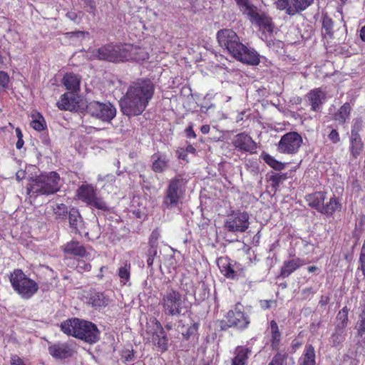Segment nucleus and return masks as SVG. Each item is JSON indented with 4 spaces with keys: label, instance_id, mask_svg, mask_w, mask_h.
Listing matches in <instances>:
<instances>
[{
    "label": "nucleus",
    "instance_id": "5",
    "mask_svg": "<svg viewBox=\"0 0 365 365\" xmlns=\"http://www.w3.org/2000/svg\"><path fill=\"white\" fill-rule=\"evenodd\" d=\"M185 298L181 293L172 287H168L160 293L159 305L164 314L170 317H178L184 309Z\"/></svg>",
    "mask_w": 365,
    "mask_h": 365
},
{
    "label": "nucleus",
    "instance_id": "27",
    "mask_svg": "<svg viewBox=\"0 0 365 365\" xmlns=\"http://www.w3.org/2000/svg\"><path fill=\"white\" fill-rule=\"evenodd\" d=\"M306 200L310 207L322 212L325 200V193L323 192H316L308 195L306 197Z\"/></svg>",
    "mask_w": 365,
    "mask_h": 365
},
{
    "label": "nucleus",
    "instance_id": "25",
    "mask_svg": "<svg viewBox=\"0 0 365 365\" xmlns=\"http://www.w3.org/2000/svg\"><path fill=\"white\" fill-rule=\"evenodd\" d=\"M298 365H316V354L312 344H307L301 356L298 359Z\"/></svg>",
    "mask_w": 365,
    "mask_h": 365
},
{
    "label": "nucleus",
    "instance_id": "31",
    "mask_svg": "<svg viewBox=\"0 0 365 365\" xmlns=\"http://www.w3.org/2000/svg\"><path fill=\"white\" fill-rule=\"evenodd\" d=\"M314 0H292L288 9L287 14L293 16L309 6Z\"/></svg>",
    "mask_w": 365,
    "mask_h": 365
},
{
    "label": "nucleus",
    "instance_id": "3",
    "mask_svg": "<svg viewBox=\"0 0 365 365\" xmlns=\"http://www.w3.org/2000/svg\"><path fill=\"white\" fill-rule=\"evenodd\" d=\"M99 60L111 62L125 61H143L148 58V53L145 49L131 44H108L101 46L93 53Z\"/></svg>",
    "mask_w": 365,
    "mask_h": 365
},
{
    "label": "nucleus",
    "instance_id": "44",
    "mask_svg": "<svg viewBox=\"0 0 365 365\" xmlns=\"http://www.w3.org/2000/svg\"><path fill=\"white\" fill-rule=\"evenodd\" d=\"M45 121L41 115H38V118L34 119L31 122V126L36 130L41 131L44 129Z\"/></svg>",
    "mask_w": 365,
    "mask_h": 365
},
{
    "label": "nucleus",
    "instance_id": "17",
    "mask_svg": "<svg viewBox=\"0 0 365 365\" xmlns=\"http://www.w3.org/2000/svg\"><path fill=\"white\" fill-rule=\"evenodd\" d=\"M48 350L50 355L56 359H66L73 354L72 346L68 343L51 344L48 346Z\"/></svg>",
    "mask_w": 365,
    "mask_h": 365
},
{
    "label": "nucleus",
    "instance_id": "58",
    "mask_svg": "<svg viewBox=\"0 0 365 365\" xmlns=\"http://www.w3.org/2000/svg\"><path fill=\"white\" fill-rule=\"evenodd\" d=\"M270 329H271L272 333H279V332L278 325L276 323V322L274 320L271 321V322H270Z\"/></svg>",
    "mask_w": 365,
    "mask_h": 365
},
{
    "label": "nucleus",
    "instance_id": "55",
    "mask_svg": "<svg viewBox=\"0 0 365 365\" xmlns=\"http://www.w3.org/2000/svg\"><path fill=\"white\" fill-rule=\"evenodd\" d=\"M177 155L179 159L187 161V151L183 148H180L177 150Z\"/></svg>",
    "mask_w": 365,
    "mask_h": 365
},
{
    "label": "nucleus",
    "instance_id": "20",
    "mask_svg": "<svg viewBox=\"0 0 365 365\" xmlns=\"http://www.w3.org/2000/svg\"><path fill=\"white\" fill-rule=\"evenodd\" d=\"M79 96L73 92L63 94L57 102V106L61 110H72L76 108Z\"/></svg>",
    "mask_w": 365,
    "mask_h": 365
},
{
    "label": "nucleus",
    "instance_id": "42",
    "mask_svg": "<svg viewBox=\"0 0 365 365\" xmlns=\"http://www.w3.org/2000/svg\"><path fill=\"white\" fill-rule=\"evenodd\" d=\"M356 334L359 337H362L365 333V310H363L359 316V319L355 325Z\"/></svg>",
    "mask_w": 365,
    "mask_h": 365
},
{
    "label": "nucleus",
    "instance_id": "32",
    "mask_svg": "<svg viewBox=\"0 0 365 365\" xmlns=\"http://www.w3.org/2000/svg\"><path fill=\"white\" fill-rule=\"evenodd\" d=\"M88 302L93 307H102L108 304L109 299L102 292H93L90 294Z\"/></svg>",
    "mask_w": 365,
    "mask_h": 365
},
{
    "label": "nucleus",
    "instance_id": "15",
    "mask_svg": "<svg viewBox=\"0 0 365 365\" xmlns=\"http://www.w3.org/2000/svg\"><path fill=\"white\" fill-rule=\"evenodd\" d=\"M77 338L93 344L99 339V331L94 324L88 321L81 320Z\"/></svg>",
    "mask_w": 365,
    "mask_h": 365
},
{
    "label": "nucleus",
    "instance_id": "9",
    "mask_svg": "<svg viewBox=\"0 0 365 365\" xmlns=\"http://www.w3.org/2000/svg\"><path fill=\"white\" fill-rule=\"evenodd\" d=\"M86 112L104 123H110L115 117L116 108L110 102L93 101L86 106Z\"/></svg>",
    "mask_w": 365,
    "mask_h": 365
},
{
    "label": "nucleus",
    "instance_id": "54",
    "mask_svg": "<svg viewBox=\"0 0 365 365\" xmlns=\"http://www.w3.org/2000/svg\"><path fill=\"white\" fill-rule=\"evenodd\" d=\"M186 135L188 138H195L196 134L193 130L192 125L190 124L186 129H185Z\"/></svg>",
    "mask_w": 365,
    "mask_h": 365
},
{
    "label": "nucleus",
    "instance_id": "47",
    "mask_svg": "<svg viewBox=\"0 0 365 365\" xmlns=\"http://www.w3.org/2000/svg\"><path fill=\"white\" fill-rule=\"evenodd\" d=\"M286 360V356L279 353L274 356L268 365H284Z\"/></svg>",
    "mask_w": 365,
    "mask_h": 365
},
{
    "label": "nucleus",
    "instance_id": "52",
    "mask_svg": "<svg viewBox=\"0 0 365 365\" xmlns=\"http://www.w3.org/2000/svg\"><path fill=\"white\" fill-rule=\"evenodd\" d=\"M85 5L89 13L94 14L96 10V4L94 0H85Z\"/></svg>",
    "mask_w": 365,
    "mask_h": 365
},
{
    "label": "nucleus",
    "instance_id": "33",
    "mask_svg": "<svg viewBox=\"0 0 365 365\" xmlns=\"http://www.w3.org/2000/svg\"><path fill=\"white\" fill-rule=\"evenodd\" d=\"M235 356L232 359V365H245L250 350L244 346H237L235 349Z\"/></svg>",
    "mask_w": 365,
    "mask_h": 365
},
{
    "label": "nucleus",
    "instance_id": "19",
    "mask_svg": "<svg viewBox=\"0 0 365 365\" xmlns=\"http://www.w3.org/2000/svg\"><path fill=\"white\" fill-rule=\"evenodd\" d=\"M311 108L313 111H318L326 101V92L322 88L311 90L306 95Z\"/></svg>",
    "mask_w": 365,
    "mask_h": 365
},
{
    "label": "nucleus",
    "instance_id": "49",
    "mask_svg": "<svg viewBox=\"0 0 365 365\" xmlns=\"http://www.w3.org/2000/svg\"><path fill=\"white\" fill-rule=\"evenodd\" d=\"M91 266L89 263L86 262L85 261L80 260L78 262L77 269L78 272H88L90 271Z\"/></svg>",
    "mask_w": 365,
    "mask_h": 365
},
{
    "label": "nucleus",
    "instance_id": "38",
    "mask_svg": "<svg viewBox=\"0 0 365 365\" xmlns=\"http://www.w3.org/2000/svg\"><path fill=\"white\" fill-rule=\"evenodd\" d=\"M68 220L70 227L76 231H78V225L81 223V217L78 210L76 208H71L68 212Z\"/></svg>",
    "mask_w": 365,
    "mask_h": 365
},
{
    "label": "nucleus",
    "instance_id": "46",
    "mask_svg": "<svg viewBox=\"0 0 365 365\" xmlns=\"http://www.w3.org/2000/svg\"><path fill=\"white\" fill-rule=\"evenodd\" d=\"M291 2L292 0H273V4L275 5L276 8L279 10L285 11L286 14H287Z\"/></svg>",
    "mask_w": 365,
    "mask_h": 365
},
{
    "label": "nucleus",
    "instance_id": "62",
    "mask_svg": "<svg viewBox=\"0 0 365 365\" xmlns=\"http://www.w3.org/2000/svg\"><path fill=\"white\" fill-rule=\"evenodd\" d=\"M185 150L187 151V153H192V154H195L196 152L195 148L191 145H187L186 149H185Z\"/></svg>",
    "mask_w": 365,
    "mask_h": 365
},
{
    "label": "nucleus",
    "instance_id": "4",
    "mask_svg": "<svg viewBox=\"0 0 365 365\" xmlns=\"http://www.w3.org/2000/svg\"><path fill=\"white\" fill-rule=\"evenodd\" d=\"M61 178L56 172L41 174L32 179L27 188L28 192L37 195H51L59 190Z\"/></svg>",
    "mask_w": 365,
    "mask_h": 365
},
{
    "label": "nucleus",
    "instance_id": "34",
    "mask_svg": "<svg viewBox=\"0 0 365 365\" xmlns=\"http://www.w3.org/2000/svg\"><path fill=\"white\" fill-rule=\"evenodd\" d=\"M349 309L347 307H344L338 313L336 317L335 327L336 329L346 330L348 325Z\"/></svg>",
    "mask_w": 365,
    "mask_h": 365
},
{
    "label": "nucleus",
    "instance_id": "64",
    "mask_svg": "<svg viewBox=\"0 0 365 365\" xmlns=\"http://www.w3.org/2000/svg\"><path fill=\"white\" fill-rule=\"evenodd\" d=\"M360 37L363 41H365V25L360 30Z\"/></svg>",
    "mask_w": 365,
    "mask_h": 365
},
{
    "label": "nucleus",
    "instance_id": "36",
    "mask_svg": "<svg viewBox=\"0 0 365 365\" xmlns=\"http://www.w3.org/2000/svg\"><path fill=\"white\" fill-rule=\"evenodd\" d=\"M346 331L334 328V331L330 336L329 342L334 347L339 346L346 339Z\"/></svg>",
    "mask_w": 365,
    "mask_h": 365
},
{
    "label": "nucleus",
    "instance_id": "59",
    "mask_svg": "<svg viewBox=\"0 0 365 365\" xmlns=\"http://www.w3.org/2000/svg\"><path fill=\"white\" fill-rule=\"evenodd\" d=\"M66 16L69 19H71V20H72L73 21H76L77 19H78L77 14L75 11H68V12H67Z\"/></svg>",
    "mask_w": 365,
    "mask_h": 365
},
{
    "label": "nucleus",
    "instance_id": "14",
    "mask_svg": "<svg viewBox=\"0 0 365 365\" xmlns=\"http://www.w3.org/2000/svg\"><path fill=\"white\" fill-rule=\"evenodd\" d=\"M247 19L250 22L257 26L263 34H271L273 31V24L272 19L263 12H259L257 8L252 11Z\"/></svg>",
    "mask_w": 365,
    "mask_h": 365
},
{
    "label": "nucleus",
    "instance_id": "37",
    "mask_svg": "<svg viewBox=\"0 0 365 365\" xmlns=\"http://www.w3.org/2000/svg\"><path fill=\"white\" fill-rule=\"evenodd\" d=\"M341 204L339 200L334 197L330 199L329 202L325 205H324L322 213L327 215H332L335 211L341 209Z\"/></svg>",
    "mask_w": 365,
    "mask_h": 365
},
{
    "label": "nucleus",
    "instance_id": "2",
    "mask_svg": "<svg viewBox=\"0 0 365 365\" xmlns=\"http://www.w3.org/2000/svg\"><path fill=\"white\" fill-rule=\"evenodd\" d=\"M217 39L220 46L226 48L238 61L253 66L259 63L258 53L253 48L242 44L234 31L228 29H222L217 33Z\"/></svg>",
    "mask_w": 365,
    "mask_h": 365
},
{
    "label": "nucleus",
    "instance_id": "11",
    "mask_svg": "<svg viewBox=\"0 0 365 365\" xmlns=\"http://www.w3.org/2000/svg\"><path fill=\"white\" fill-rule=\"evenodd\" d=\"M302 142V137L298 133H287L279 141L277 150L281 153L294 155L299 151Z\"/></svg>",
    "mask_w": 365,
    "mask_h": 365
},
{
    "label": "nucleus",
    "instance_id": "35",
    "mask_svg": "<svg viewBox=\"0 0 365 365\" xmlns=\"http://www.w3.org/2000/svg\"><path fill=\"white\" fill-rule=\"evenodd\" d=\"M351 113V106L349 103H346L340 107L339 110L335 113L334 119L339 124H344L349 118Z\"/></svg>",
    "mask_w": 365,
    "mask_h": 365
},
{
    "label": "nucleus",
    "instance_id": "30",
    "mask_svg": "<svg viewBox=\"0 0 365 365\" xmlns=\"http://www.w3.org/2000/svg\"><path fill=\"white\" fill-rule=\"evenodd\" d=\"M130 263L125 260L123 262L118 269V275L120 278V283L122 285H130Z\"/></svg>",
    "mask_w": 365,
    "mask_h": 365
},
{
    "label": "nucleus",
    "instance_id": "53",
    "mask_svg": "<svg viewBox=\"0 0 365 365\" xmlns=\"http://www.w3.org/2000/svg\"><path fill=\"white\" fill-rule=\"evenodd\" d=\"M156 250H149L148 257L147 259V264L149 267H151L153 266L154 262V256L156 255Z\"/></svg>",
    "mask_w": 365,
    "mask_h": 365
},
{
    "label": "nucleus",
    "instance_id": "28",
    "mask_svg": "<svg viewBox=\"0 0 365 365\" xmlns=\"http://www.w3.org/2000/svg\"><path fill=\"white\" fill-rule=\"evenodd\" d=\"M80 82V77L72 73H66L63 78V83L66 88L74 93H77L79 91Z\"/></svg>",
    "mask_w": 365,
    "mask_h": 365
},
{
    "label": "nucleus",
    "instance_id": "60",
    "mask_svg": "<svg viewBox=\"0 0 365 365\" xmlns=\"http://www.w3.org/2000/svg\"><path fill=\"white\" fill-rule=\"evenodd\" d=\"M329 297L322 296L319 303L321 306H325L329 303Z\"/></svg>",
    "mask_w": 365,
    "mask_h": 365
},
{
    "label": "nucleus",
    "instance_id": "13",
    "mask_svg": "<svg viewBox=\"0 0 365 365\" xmlns=\"http://www.w3.org/2000/svg\"><path fill=\"white\" fill-rule=\"evenodd\" d=\"M235 149L243 153L254 154L257 152V143L246 133L237 134L232 139Z\"/></svg>",
    "mask_w": 365,
    "mask_h": 365
},
{
    "label": "nucleus",
    "instance_id": "40",
    "mask_svg": "<svg viewBox=\"0 0 365 365\" xmlns=\"http://www.w3.org/2000/svg\"><path fill=\"white\" fill-rule=\"evenodd\" d=\"M240 11L247 16L257 7L250 0H235Z\"/></svg>",
    "mask_w": 365,
    "mask_h": 365
},
{
    "label": "nucleus",
    "instance_id": "6",
    "mask_svg": "<svg viewBox=\"0 0 365 365\" xmlns=\"http://www.w3.org/2000/svg\"><path fill=\"white\" fill-rule=\"evenodd\" d=\"M9 280L14 290L22 299H31L38 290V284L28 277L21 269H14L10 274Z\"/></svg>",
    "mask_w": 365,
    "mask_h": 365
},
{
    "label": "nucleus",
    "instance_id": "45",
    "mask_svg": "<svg viewBox=\"0 0 365 365\" xmlns=\"http://www.w3.org/2000/svg\"><path fill=\"white\" fill-rule=\"evenodd\" d=\"M9 76L5 71H0V92L6 90L9 86Z\"/></svg>",
    "mask_w": 365,
    "mask_h": 365
},
{
    "label": "nucleus",
    "instance_id": "26",
    "mask_svg": "<svg viewBox=\"0 0 365 365\" xmlns=\"http://www.w3.org/2000/svg\"><path fill=\"white\" fill-rule=\"evenodd\" d=\"M98 182H102L101 188L106 192H115L117 190L116 177L113 174H108L106 175H98L97 178Z\"/></svg>",
    "mask_w": 365,
    "mask_h": 365
},
{
    "label": "nucleus",
    "instance_id": "39",
    "mask_svg": "<svg viewBox=\"0 0 365 365\" xmlns=\"http://www.w3.org/2000/svg\"><path fill=\"white\" fill-rule=\"evenodd\" d=\"M262 158L267 165L276 170L280 171L285 167L284 163L277 160L274 157L267 153H262Z\"/></svg>",
    "mask_w": 365,
    "mask_h": 365
},
{
    "label": "nucleus",
    "instance_id": "16",
    "mask_svg": "<svg viewBox=\"0 0 365 365\" xmlns=\"http://www.w3.org/2000/svg\"><path fill=\"white\" fill-rule=\"evenodd\" d=\"M228 327H233L238 329H244L250 324L248 316L242 312L238 306L230 310L226 315Z\"/></svg>",
    "mask_w": 365,
    "mask_h": 365
},
{
    "label": "nucleus",
    "instance_id": "61",
    "mask_svg": "<svg viewBox=\"0 0 365 365\" xmlns=\"http://www.w3.org/2000/svg\"><path fill=\"white\" fill-rule=\"evenodd\" d=\"M210 127L209 125H203L200 128V130L203 134H207L210 132Z\"/></svg>",
    "mask_w": 365,
    "mask_h": 365
},
{
    "label": "nucleus",
    "instance_id": "63",
    "mask_svg": "<svg viewBox=\"0 0 365 365\" xmlns=\"http://www.w3.org/2000/svg\"><path fill=\"white\" fill-rule=\"evenodd\" d=\"M24 144V141L23 139H18V140L16 143V147L17 149L20 150L23 148Z\"/></svg>",
    "mask_w": 365,
    "mask_h": 365
},
{
    "label": "nucleus",
    "instance_id": "51",
    "mask_svg": "<svg viewBox=\"0 0 365 365\" xmlns=\"http://www.w3.org/2000/svg\"><path fill=\"white\" fill-rule=\"evenodd\" d=\"M328 138L329 140L331 141L333 143H337L340 141L339 133L335 129H333L329 133V134L328 135Z\"/></svg>",
    "mask_w": 365,
    "mask_h": 365
},
{
    "label": "nucleus",
    "instance_id": "8",
    "mask_svg": "<svg viewBox=\"0 0 365 365\" xmlns=\"http://www.w3.org/2000/svg\"><path fill=\"white\" fill-rule=\"evenodd\" d=\"M76 197L90 207L104 211L108 209L107 203L98 196L96 187L91 184L81 185L76 190Z\"/></svg>",
    "mask_w": 365,
    "mask_h": 365
},
{
    "label": "nucleus",
    "instance_id": "43",
    "mask_svg": "<svg viewBox=\"0 0 365 365\" xmlns=\"http://www.w3.org/2000/svg\"><path fill=\"white\" fill-rule=\"evenodd\" d=\"M56 218L64 219L68 214L67 206L64 204H58L53 209Z\"/></svg>",
    "mask_w": 365,
    "mask_h": 365
},
{
    "label": "nucleus",
    "instance_id": "12",
    "mask_svg": "<svg viewBox=\"0 0 365 365\" xmlns=\"http://www.w3.org/2000/svg\"><path fill=\"white\" fill-rule=\"evenodd\" d=\"M147 332L151 335V341L161 351L168 349V338L161 324L156 319L147 323Z\"/></svg>",
    "mask_w": 365,
    "mask_h": 365
},
{
    "label": "nucleus",
    "instance_id": "57",
    "mask_svg": "<svg viewBox=\"0 0 365 365\" xmlns=\"http://www.w3.org/2000/svg\"><path fill=\"white\" fill-rule=\"evenodd\" d=\"M85 34H88V33L81 31L70 32L67 34V35H68L70 37L76 36L77 38H83L85 36Z\"/></svg>",
    "mask_w": 365,
    "mask_h": 365
},
{
    "label": "nucleus",
    "instance_id": "23",
    "mask_svg": "<svg viewBox=\"0 0 365 365\" xmlns=\"http://www.w3.org/2000/svg\"><path fill=\"white\" fill-rule=\"evenodd\" d=\"M304 264V260L298 257L284 261L281 269V276L284 278L289 277L292 273Z\"/></svg>",
    "mask_w": 365,
    "mask_h": 365
},
{
    "label": "nucleus",
    "instance_id": "50",
    "mask_svg": "<svg viewBox=\"0 0 365 365\" xmlns=\"http://www.w3.org/2000/svg\"><path fill=\"white\" fill-rule=\"evenodd\" d=\"M281 339V334L272 333V346L273 349H277Z\"/></svg>",
    "mask_w": 365,
    "mask_h": 365
},
{
    "label": "nucleus",
    "instance_id": "56",
    "mask_svg": "<svg viewBox=\"0 0 365 365\" xmlns=\"http://www.w3.org/2000/svg\"><path fill=\"white\" fill-rule=\"evenodd\" d=\"M11 365H24V364L18 356H13L11 359Z\"/></svg>",
    "mask_w": 365,
    "mask_h": 365
},
{
    "label": "nucleus",
    "instance_id": "22",
    "mask_svg": "<svg viewBox=\"0 0 365 365\" xmlns=\"http://www.w3.org/2000/svg\"><path fill=\"white\" fill-rule=\"evenodd\" d=\"M364 149V143L355 126L351 129L350 137V152L356 158Z\"/></svg>",
    "mask_w": 365,
    "mask_h": 365
},
{
    "label": "nucleus",
    "instance_id": "18",
    "mask_svg": "<svg viewBox=\"0 0 365 365\" xmlns=\"http://www.w3.org/2000/svg\"><path fill=\"white\" fill-rule=\"evenodd\" d=\"M63 251L66 254L80 257H86L88 259L93 257L91 255L92 250L89 248L88 250H87L84 246L81 245L77 241H71L66 243L63 247Z\"/></svg>",
    "mask_w": 365,
    "mask_h": 365
},
{
    "label": "nucleus",
    "instance_id": "24",
    "mask_svg": "<svg viewBox=\"0 0 365 365\" xmlns=\"http://www.w3.org/2000/svg\"><path fill=\"white\" fill-rule=\"evenodd\" d=\"M169 159L164 154L160 153H154L152 155V170L155 173H163L168 168Z\"/></svg>",
    "mask_w": 365,
    "mask_h": 365
},
{
    "label": "nucleus",
    "instance_id": "41",
    "mask_svg": "<svg viewBox=\"0 0 365 365\" xmlns=\"http://www.w3.org/2000/svg\"><path fill=\"white\" fill-rule=\"evenodd\" d=\"M287 175L285 174L273 173L269 177V181L271 183L272 188L274 192H276L279 186V184L286 180Z\"/></svg>",
    "mask_w": 365,
    "mask_h": 365
},
{
    "label": "nucleus",
    "instance_id": "10",
    "mask_svg": "<svg viewBox=\"0 0 365 365\" xmlns=\"http://www.w3.org/2000/svg\"><path fill=\"white\" fill-rule=\"evenodd\" d=\"M250 216L245 211H232L224 222L225 229L230 232H245L250 226Z\"/></svg>",
    "mask_w": 365,
    "mask_h": 365
},
{
    "label": "nucleus",
    "instance_id": "48",
    "mask_svg": "<svg viewBox=\"0 0 365 365\" xmlns=\"http://www.w3.org/2000/svg\"><path fill=\"white\" fill-rule=\"evenodd\" d=\"M322 26L327 34L330 35L332 34L333 22L331 19L324 18L322 21Z\"/></svg>",
    "mask_w": 365,
    "mask_h": 365
},
{
    "label": "nucleus",
    "instance_id": "21",
    "mask_svg": "<svg viewBox=\"0 0 365 365\" xmlns=\"http://www.w3.org/2000/svg\"><path fill=\"white\" fill-rule=\"evenodd\" d=\"M217 265L222 274L229 279H235L237 264L227 257H220L217 260Z\"/></svg>",
    "mask_w": 365,
    "mask_h": 365
},
{
    "label": "nucleus",
    "instance_id": "29",
    "mask_svg": "<svg viewBox=\"0 0 365 365\" xmlns=\"http://www.w3.org/2000/svg\"><path fill=\"white\" fill-rule=\"evenodd\" d=\"M80 322L77 318L66 320L61 324V329L63 333L77 338Z\"/></svg>",
    "mask_w": 365,
    "mask_h": 365
},
{
    "label": "nucleus",
    "instance_id": "7",
    "mask_svg": "<svg viewBox=\"0 0 365 365\" xmlns=\"http://www.w3.org/2000/svg\"><path fill=\"white\" fill-rule=\"evenodd\" d=\"M187 180L178 175L169 182L163 205L168 209H173L178 206L180 200L183 197Z\"/></svg>",
    "mask_w": 365,
    "mask_h": 365
},
{
    "label": "nucleus",
    "instance_id": "1",
    "mask_svg": "<svg viewBox=\"0 0 365 365\" xmlns=\"http://www.w3.org/2000/svg\"><path fill=\"white\" fill-rule=\"evenodd\" d=\"M154 91V85L150 81L140 80L131 83L120 101L123 113L128 116L140 115L153 98Z\"/></svg>",
    "mask_w": 365,
    "mask_h": 365
}]
</instances>
